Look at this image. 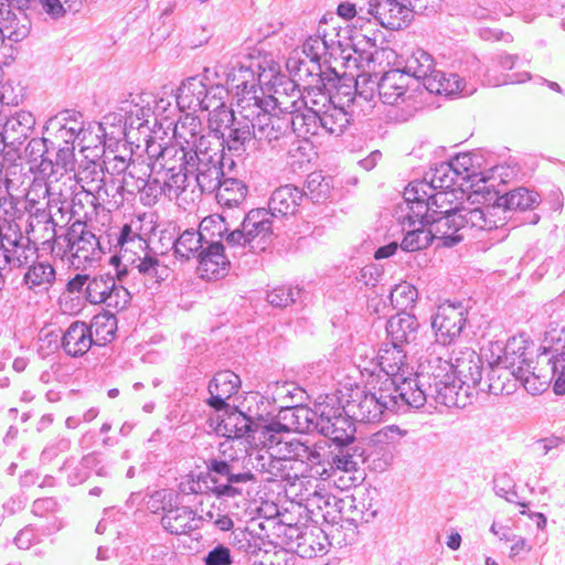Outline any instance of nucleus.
Here are the masks:
<instances>
[{"instance_id":"nucleus-1","label":"nucleus","mask_w":565,"mask_h":565,"mask_svg":"<svg viewBox=\"0 0 565 565\" xmlns=\"http://www.w3.org/2000/svg\"><path fill=\"white\" fill-rule=\"evenodd\" d=\"M398 379L402 381L401 394L409 399L412 408H420L426 403L458 408L467 405L466 396L457 390L454 362L449 360L429 355L419 363L414 376Z\"/></svg>"},{"instance_id":"nucleus-2","label":"nucleus","mask_w":565,"mask_h":565,"mask_svg":"<svg viewBox=\"0 0 565 565\" xmlns=\"http://www.w3.org/2000/svg\"><path fill=\"white\" fill-rule=\"evenodd\" d=\"M399 387L396 388L395 380L376 379L370 390H356L351 394L343 405L344 414L353 422L377 423L386 413H406L412 406Z\"/></svg>"},{"instance_id":"nucleus-3","label":"nucleus","mask_w":565,"mask_h":565,"mask_svg":"<svg viewBox=\"0 0 565 565\" xmlns=\"http://www.w3.org/2000/svg\"><path fill=\"white\" fill-rule=\"evenodd\" d=\"M297 419V429L302 428L299 419H303L319 434L332 441L334 446L355 440V426L353 420L344 414V406L334 395L320 396L313 409L294 407L289 409Z\"/></svg>"},{"instance_id":"nucleus-4","label":"nucleus","mask_w":565,"mask_h":565,"mask_svg":"<svg viewBox=\"0 0 565 565\" xmlns=\"http://www.w3.org/2000/svg\"><path fill=\"white\" fill-rule=\"evenodd\" d=\"M354 53L359 56H352L347 51L339 47H329L327 41L320 36H309L300 47L294 49L286 58V71H337L340 67H351V62L358 68H363L358 60L364 58L363 52ZM367 63L371 62V55L365 56Z\"/></svg>"},{"instance_id":"nucleus-5","label":"nucleus","mask_w":565,"mask_h":565,"mask_svg":"<svg viewBox=\"0 0 565 565\" xmlns=\"http://www.w3.org/2000/svg\"><path fill=\"white\" fill-rule=\"evenodd\" d=\"M234 456H222L209 458L205 461L206 473L204 482L212 486L206 488L218 499L243 497L249 491L245 488L247 483H255L257 479L250 470L241 471L237 469Z\"/></svg>"},{"instance_id":"nucleus-6","label":"nucleus","mask_w":565,"mask_h":565,"mask_svg":"<svg viewBox=\"0 0 565 565\" xmlns=\"http://www.w3.org/2000/svg\"><path fill=\"white\" fill-rule=\"evenodd\" d=\"M163 169H166V179L160 185L158 180L148 182L142 178H138L136 181V189L138 191H150L157 190L170 200L178 199L181 193L189 185V179L191 175L190 166L185 164L188 159V152L183 149L166 148L160 153Z\"/></svg>"},{"instance_id":"nucleus-7","label":"nucleus","mask_w":565,"mask_h":565,"mask_svg":"<svg viewBox=\"0 0 565 565\" xmlns=\"http://www.w3.org/2000/svg\"><path fill=\"white\" fill-rule=\"evenodd\" d=\"M116 270L117 280L125 284L128 289L130 288L131 292H139L141 287L157 288L169 274L168 267L151 249L138 256L132 264H127L124 267L116 265Z\"/></svg>"},{"instance_id":"nucleus-8","label":"nucleus","mask_w":565,"mask_h":565,"mask_svg":"<svg viewBox=\"0 0 565 565\" xmlns=\"http://www.w3.org/2000/svg\"><path fill=\"white\" fill-rule=\"evenodd\" d=\"M35 258H39L36 242L24 236L18 224H10L0 242V285L8 267L23 268Z\"/></svg>"},{"instance_id":"nucleus-9","label":"nucleus","mask_w":565,"mask_h":565,"mask_svg":"<svg viewBox=\"0 0 565 565\" xmlns=\"http://www.w3.org/2000/svg\"><path fill=\"white\" fill-rule=\"evenodd\" d=\"M116 278L110 274L89 275L86 301L92 305H105L116 311L126 309L131 301V291L125 284L118 285Z\"/></svg>"},{"instance_id":"nucleus-10","label":"nucleus","mask_w":565,"mask_h":565,"mask_svg":"<svg viewBox=\"0 0 565 565\" xmlns=\"http://www.w3.org/2000/svg\"><path fill=\"white\" fill-rule=\"evenodd\" d=\"M237 106L241 109L237 110L235 121L227 129L226 143L230 151L241 156L246 151V145L254 138L256 114L263 110L264 106L256 96L241 99Z\"/></svg>"},{"instance_id":"nucleus-11","label":"nucleus","mask_w":565,"mask_h":565,"mask_svg":"<svg viewBox=\"0 0 565 565\" xmlns=\"http://www.w3.org/2000/svg\"><path fill=\"white\" fill-rule=\"evenodd\" d=\"M467 307L460 301H446L439 305L431 316V328L436 342L441 345L454 343L467 324Z\"/></svg>"},{"instance_id":"nucleus-12","label":"nucleus","mask_w":565,"mask_h":565,"mask_svg":"<svg viewBox=\"0 0 565 565\" xmlns=\"http://www.w3.org/2000/svg\"><path fill=\"white\" fill-rule=\"evenodd\" d=\"M291 73H258L259 82L268 77V100H263L264 107H271L281 113H292L295 108L302 104L300 100L301 92Z\"/></svg>"},{"instance_id":"nucleus-13","label":"nucleus","mask_w":565,"mask_h":565,"mask_svg":"<svg viewBox=\"0 0 565 565\" xmlns=\"http://www.w3.org/2000/svg\"><path fill=\"white\" fill-rule=\"evenodd\" d=\"M185 164L190 166L200 193H213L220 188L224 177L222 156L209 151H186Z\"/></svg>"},{"instance_id":"nucleus-14","label":"nucleus","mask_w":565,"mask_h":565,"mask_svg":"<svg viewBox=\"0 0 565 565\" xmlns=\"http://www.w3.org/2000/svg\"><path fill=\"white\" fill-rule=\"evenodd\" d=\"M67 252L72 264L76 267L85 266L99 258L103 246L99 238L87 230L84 221H75L68 228L66 236Z\"/></svg>"},{"instance_id":"nucleus-15","label":"nucleus","mask_w":565,"mask_h":565,"mask_svg":"<svg viewBox=\"0 0 565 565\" xmlns=\"http://www.w3.org/2000/svg\"><path fill=\"white\" fill-rule=\"evenodd\" d=\"M454 374L457 390L463 393L467 404L475 394L481 393L482 360L472 349H465L454 358Z\"/></svg>"},{"instance_id":"nucleus-16","label":"nucleus","mask_w":565,"mask_h":565,"mask_svg":"<svg viewBox=\"0 0 565 565\" xmlns=\"http://www.w3.org/2000/svg\"><path fill=\"white\" fill-rule=\"evenodd\" d=\"M205 74H195L182 82L177 103L180 108H188L193 111L210 110L213 104L210 102L211 93H225L227 90L221 84H209Z\"/></svg>"},{"instance_id":"nucleus-17","label":"nucleus","mask_w":565,"mask_h":565,"mask_svg":"<svg viewBox=\"0 0 565 565\" xmlns=\"http://www.w3.org/2000/svg\"><path fill=\"white\" fill-rule=\"evenodd\" d=\"M420 86L417 73H381L376 93L384 104L395 105L412 98Z\"/></svg>"},{"instance_id":"nucleus-18","label":"nucleus","mask_w":565,"mask_h":565,"mask_svg":"<svg viewBox=\"0 0 565 565\" xmlns=\"http://www.w3.org/2000/svg\"><path fill=\"white\" fill-rule=\"evenodd\" d=\"M396 220L401 223L405 232L399 247L405 252H417L427 248L433 242H436L429 218L418 217L414 213L402 212V203L396 209Z\"/></svg>"},{"instance_id":"nucleus-19","label":"nucleus","mask_w":565,"mask_h":565,"mask_svg":"<svg viewBox=\"0 0 565 565\" xmlns=\"http://www.w3.org/2000/svg\"><path fill=\"white\" fill-rule=\"evenodd\" d=\"M365 461L364 449L354 441L334 446L328 451L327 467L317 471L322 479L334 478L338 473H354Z\"/></svg>"},{"instance_id":"nucleus-20","label":"nucleus","mask_w":565,"mask_h":565,"mask_svg":"<svg viewBox=\"0 0 565 565\" xmlns=\"http://www.w3.org/2000/svg\"><path fill=\"white\" fill-rule=\"evenodd\" d=\"M275 217L265 207L253 209L245 214L242 227L247 241L250 242V252L265 250L275 228Z\"/></svg>"},{"instance_id":"nucleus-21","label":"nucleus","mask_w":565,"mask_h":565,"mask_svg":"<svg viewBox=\"0 0 565 565\" xmlns=\"http://www.w3.org/2000/svg\"><path fill=\"white\" fill-rule=\"evenodd\" d=\"M458 179L456 172H452L451 164L448 162H441L436 167L434 172L429 175L428 173L423 180H415L411 182L404 190L405 200H416V195H427L435 190H454Z\"/></svg>"},{"instance_id":"nucleus-22","label":"nucleus","mask_w":565,"mask_h":565,"mask_svg":"<svg viewBox=\"0 0 565 565\" xmlns=\"http://www.w3.org/2000/svg\"><path fill=\"white\" fill-rule=\"evenodd\" d=\"M454 196V190H435L427 195H416V200H405L403 196L402 212L414 213L418 217L436 218L445 215V210H450L451 201L448 196ZM412 199V196H409Z\"/></svg>"},{"instance_id":"nucleus-23","label":"nucleus","mask_w":565,"mask_h":565,"mask_svg":"<svg viewBox=\"0 0 565 565\" xmlns=\"http://www.w3.org/2000/svg\"><path fill=\"white\" fill-rule=\"evenodd\" d=\"M83 116L78 111L64 110L49 120L46 131L53 130L51 146L78 145Z\"/></svg>"},{"instance_id":"nucleus-24","label":"nucleus","mask_w":565,"mask_h":565,"mask_svg":"<svg viewBox=\"0 0 565 565\" xmlns=\"http://www.w3.org/2000/svg\"><path fill=\"white\" fill-rule=\"evenodd\" d=\"M198 273L205 280L223 278L228 273L230 259L222 242H210L198 254Z\"/></svg>"},{"instance_id":"nucleus-25","label":"nucleus","mask_w":565,"mask_h":565,"mask_svg":"<svg viewBox=\"0 0 565 565\" xmlns=\"http://www.w3.org/2000/svg\"><path fill=\"white\" fill-rule=\"evenodd\" d=\"M462 220L466 238L472 236L473 232L491 231L504 224V217L497 216L499 207L497 204L468 207H457Z\"/></svg>"},{"instance_id":"nucleus-26","label":"nucleus","mask_w":565,"mask_h":565,"mask_svg":"<svg viewBox=\"0 0 565 565\" xmlns=\"http://www.w3.org/2000/svg\"><path fill=\"white\" fill-rule=\"evenodd\" d=\"M457 207L445 210V215L429 218V226L434 233L437 246L454 247L466 239L462 220Z\"/></svg>"},{"instance_id":"nucleus-27","label":"nucleus","mask_w":565,"mask_h":565,"mask_svg":"<svg viewBox=\"0 0 565 565\" xmlns=\"http://www.w3.org/2000/svg\"><path fill=\"white\" fill-rule=\"evenodd\" d=\"M420 85L430 94L447 96L463 94L471 95L476 92L472 84H467L459 73H424Z\"/></svg>"},{"instance_id":"nucleus-28","label":"nucleus","mask_w":565,"mask_h":565,"mask_svg":"<svg viewBox=\"0 0 565 565\" xmlns=\"http://www.w3.org/2000/svg\"><path fill=\"white\" fill-rule=\"evenodd\" d=\"M303 200L302 189L294 184L281 185L273 191L267 211L275 220L292 216L298 212Z\"/></svg>"},{"instance_id":"nucleus-29","label":"nucleus","mask_w":565,"mask_h":565,"mask_svg":"<svg viewBox=\"0 0 565 565\" xmlns=\"http://www.w3.org/2000/svg\"><path fill=\"white\" fill-rule=\"evenodd\" d=\"M385 329L386 342L395 348H405L416 341L419 323L414 315L399 312L387 320Z\"/></svg>"},{"instance_id":"nucleus-30","label":"nucleus","mask_w":565,"mask_h":565,"mask_svg":"<svg viewBox=\"0 0 565 565\" xmlns=\"http://www.w3.org/2000/svg\"><path fill=\"white\" fill-rule=\"evenodd\" d=\"M202 523L203 518L186 505H172L161 518L162 527L173 535L190 534Z\"/></svg>"},{"instance_id":"nucleus-31","label":"nucleus","mask_w":565,"mask_h":565,"mask_svg":"<svg viewBox=\"0 0 565 565\" xmlns=\"http://www.w3.org/2000/svg\"><path fill=\"white\" fill-rule=\"evenodd\" d=\"M489 369L488 377L481 384V393L509 395L515 391L519 382L515 376L516 367L500 363L498 358L493 363H489Z\"/></svg>"},{"instance_id":"nucleus-32","label":"nucleus","mask_w":565,"mask_h":565,"mask_svg":"<svg viewBox=\"0 0 565 565\" xmlns=\"http://www.w3.org/2000/svg\"><path fill=\"white\" fill-rule=\"evenodd\" d=\"M22 286L34 294L47 292L56 281V270L49 260L33 259L26 266Z\"/></svg>"},{"instance_id":"nucleus-33","label":"nucleus","mask_w":565,"mask_h":565,"mask_svg":"<svg viewBox=\"0 0 565 565\" xmlns=\"http://www.w3.org/2000/svg\"><path fill=\"white\" fill-rule=\"evenodd\" d=\"M407 352L404 348H395L390 342L383 343L379 350V365L383 371V375H379L376 379H390L396 381V387L402 386V381L397 377L408 380L409 375H406L405 369Z\"/></svg>"},{"instance_id":"nucleus-34","label":"nucleus","mask_w":565,"mask_h":565,"mask_svg":"<svg viewBox=\"0 0 565 565\" xmlns=\"http://www.w3.org/2000/svg\"><path fill=\"white\" fill-rule=\"evenodd\" d=\"M120 109L125 111V122L122 127L120 126L115 130L117 134V136L113 137L115 140H120L121 138L130 140L135 130L141 131L142 129H145L146 137L149 136L148 124L152 115L150 106H140L135 100H131L124 102Z\"/></svg>"},{"instance_id":"nucleus-35","label":"nucleus","mask_w":565,"mask_h":565,"mask_svg":"<svg viewBox=\"0 0 565 565\" xmlns=\"http://www.w3.org/2000/svg\"><path fill=\"white\" fill-rule=\"evenodd\" d=\"M92 328L84 321H74L63 333L61 347L72 358L86 354L94 343Z\"/></svg>"},{"instance_id":"nucleus-36","label":"nucleus","mask_w":565,"mask_h":565,"mask_svg":"<svg viewBox=\"0 0 565 565\" xmlns=\"http://www.w3.org/2000/svg\"><path fill=\"white\" fill-rule=\"evenodd\" d=\"M255 424L250 417L234 407L218 416L215 430L227 439L245 438L248 441Z\"/></svg>"},{"instance_id":"nucleus-37","label":"nucleus","mask_w":565,"mask_h":565,"mask_svg":"<svg viewBox=\"0 0 565 565\" xmlns=\"http://www.w3.org/2000/svg\"><path fill=\"white\" fill-rule=\"evenodd\" d=\"M288 431L287 426L279 422H273L270 424L256 422L248 444L255 446V449H268L276 452L278 449H282V444L286 443L284 433Z\"/></svg>"},{"instance_id":"nucleus-38","label":"nucleus","mask_w":565,"mask_h":565,"mask_svg":"<svg viewBox=\"0 0 565 565\" xmlns=\"http://www.w3.org/2000/svg\"><path fill=\"white\" fill-rule=\"evenodd\" d=\"M320 81H329L334 83L335 92L329 94V103L342 106L344 109L349 107L355 96H359L358 88L354 84V73H316Z\"/></svg>"},{"instance_id":"nucleus-39","label":"nucleus","mask_w":565,"mask_h":565,"mask_svg":"<svg viewBox=\"0 0 565 565\" xmlns=\"http://www.w3.org/2000/svg\"><path fill=\"white\" fill-rule=\"evenodd\" d=\"M51 145L49 138H32L24 150L31 171H36L42 179L52 182L53 160L47 157Z\"/></svg>"},{"instance_id":"nucleus-40","label":"nucleus","mask_w":565,"mask_h":565,"mask_svg":"<svg viewBox=\"0 0 565 565\" xmlns=\"http://www.w3.org/2000/svg\"><path fill=\"white\" fill-rule=\"evenodd\" d=\"M109 119L110 117H106L103 122H89L87 126L84 125V121L82 122L78 141V147L82 152L88 149H100V151L104 152L107 145L111 147L113 143L118 141L113 138L117 136L115 129L107 131L106 125H108Z\"/></svg>"},{"instance_id":"nucleus-41","label":"nucleus","mask_w":565,"mask_h":565,"mask_svg":"<svg viewBox=\"0 0 565 565\" xmlns=\"http://www.w3.org/2000/svg\"><path fill=\"white\" fill-rule=\"evenodd\" d=\"M281 71L279 63V53L274 51H266L263 45L248 49V52L243 54L237 61L236 65L232 67L234 71Z\"/></svg>"},{"instance_id":"nucleus-42","label":"nucleus","mask_w":565,"mask_h":565,"mask_svg":"<svg viewBox=\"0 0 565 565\" xmlns=\"http://www.w3.org/2000/svg\"><path fill=\"white\" fill-rule=\"evenodd\" d=\"M35 125V118L29 111H19L10 117L1 134L2 141L11 147H18L30 136Z\"/></svg>"},{"instance_id":"nucleus-43","label":"nucleus","mask_w":565,"mask_h":565,"mask_svg":"<svg viewBox=\"0 0 565 565\" xmlns=\"http://www.w3.org/2000/svg\"><path fill=\"white\" fill-rule=\"evenodd\" d=\"M300 106L289 113L288 124L292 131L303 139H308L313 136L322 134L320 125V109L312 107H306L303 110H299Z\"/></svg>"},{"instance_id":"nucleus-44","label":"nucleus","mask_w":565,"mask_h":565,"mask_svg":"<svg viewBox=\"0 0 565 565\" xmlns=\"http://www.w3.org/2000/svg\"><path fill=\"white\" fill-rule=\"evenodd\" d=\"M128 184L126 175L121 181L105 178L92 193L97 209L105 206H108V210L119 209L124 204V191Z\"/></svg>"},{"instance_id":"nucleus-45","label":"nucleus","mask_w":565,"mask_h":565,"mask_svg":"<svg viewBox=\"0 0 565 565\" xmlns=\"http://www.w3.org/2000/svg\"><path fill=\"white\" fill-rule=\"evenodd\" d=\"M539 193L526 188L511 190L503 195H499L495 200L499 211L502 212L531 210L539 205Z\"/></svg>"},{"instance_id":"nucleus-46","label":"nucleus","mask_w":565,"mask_h":565,"mask_svg":"<svg viewBox=\"0 0 565 565\" xmlns=\"http://www.w3.org/2000/svg\"><path fill=\"white\" fill-rule=\"evenodd\" d=\"M256 127L254 139L266 140L268 142L278 140L289 128L288 118L280 121L279 118L273 117L267 107L256 114Z\"/></svg>"},{"instance_id":"nucleus-47","label":"nucleus","mask_w":565,"mask_h":565,"mask_svg":"<svg viewBox=\"0 0 565 565\" xmlns=\"http://www.w3.org/2000/svg\"><path fill=\"white\" fill-rule=\"evenodd\" d=\"M546 366L547 370L545 372H543V369L536 372V367L518 366L515 376L529 393L536 395L544 392L551 383L554 384V374L551 371V365Z\"/></svg>"},{"instance_id":"nucleus-48","label":"nucleus","mask_w":565,"mask_h":565,"mask_svg":"<svg viewBox=\"0 0 565 565\" xmlns=\"http://www.w3.org/2000/svg\"><path fill=\"white\" fill-rule=\"evenodd\" d=\"M31 22L26 14L20 12V17L10 10L0 22V44L7 38L13 42H20L30 33Z\"/></svg>"},{"instance_id":"nucleus-49","label":"nucleus","mask_w":565,"mask_h":565,"mask_svg":"<svg viewBox=\"0 0 565 565\" xmlns=\"http://www.w3.org/2000/svg\"><path fill=\"white\" fill-rule=\"evenodd\" d=\"M320 125L322 132L340 136L344 132L350 122L348 111L338 105L329 103L326 109H320Z\"/></svg>"},{"instance_id":"nucleus-50","label":"nucleus","mask_w":565,"mask_h":565,"mask_svg":"<svg viewBox=\"0 0 565 565\" xmlns=\"http://www.w3.org/2000/svg\"><path fill=\"white\" fill-rule=\"evenodd\" d=\"M215 192L217 203L231 209L243 203L247 194V186L238 179L228 178L222 181Z\"/></svg>"},{"instance_id":"nucleus-51","label":"nucleus","mask_w":565,"mask_h":565,"mask_svg":"<svg viewBox=\"0 0 565 565\" xmlns=\"http://www.w3.org/2000/svg\"><path fill=\"white\" fill-rule=\"evenodd\" d=\"M205 244L204 236L199 230H185L173 243L174 255L181 260H189L191 257H198Z\"/></svg>"},{"instance_id":"nucleus-52","label":"nucleus","mask_w":565,"mask_h":565,"mask_svg":"<svg viewBox=\"0 0 565 565\" xmlns=\"http://www.w3.org/2000/svg\"><path fill=\"white\" fill-rule=\"evenodd\" d=\"M20 11L32 10L39 13H45L53 20H58L73 7L76 0H20Z\"/></svg>"},{"instance_id":"nucleus-53","label":"nucleus","mask_w":565,"mask_h":565,"mask_svg":"<svg viewBox=\"0 0 565 565\" xmlns=\"http://www.w3.org/2000/svg\"><path fill=\"white\" fill-rule=\"evenodd\" d=\"M20 11L32 10L39 13H45L53 20H58L73 7L76 0H20Z\"/></svg>"},{"instance_id":"nucleus-54","label":"nucleus","mask_w":565,"mask_h":565,"mask_svg":"<svg viewBox=\"0 0 565 565\" xmlns=\"http://www.w3.org/2000/svg\"><path fill=\"white\" fill-rule=\"evenodd\" d=\"M527 355L526 341L523 337H512L508 340L504 353L499 359L500 363L510 365L512 369L518 366L531 367L532 361Z\"/></svg>"},{"instance_id":"nucleus-55","label":"nucleus","mask_w":565,"mask_h":565,"mask_svg":"<svg viewBox=\"0 0 565 565\" xmlns=\"http://www.w3.org/2000/svg\"><path fill=\"white\" fill-rule=\"evenodd\" d=\"M88 328H92L94 343L97 345L110 342L117 330V318L115 315L106 312L96 315L92 319Z\"/></svg>"},{"instance_id":"nucleus-56","label":"nucleus","mask_w":565,"mask_h":565,"mask_svg":"<svg viewBox=\"0 0 565 565\" xmlns=\"http://www.w3.org/2000/svg\"><path fill=\"white\" fill-rule=\"evenodd\" d=\"M105 178L102 164L95 161L87 162L74 174L76 186L88 193H93L95 188H97Z\"/></svg>"},{"instance_id":"nucleus-57","label":"nucleus","mask_w":565,"mask_h":565,"mask_svg":"<svg viewBox=\"0 0 565 565\" xmlns=\"http://www.w3.org/2000/svg\"><path fill=\"white\" fill-rule=\"evenodd\" d=\"M71 215L76 217V221L90 220L93 215L97 214V205L92 193L78 190L73 192V198L70 204Z\"/></svg>"},{"instance_id":"nucleus-58","label":"nucleus","mask_w":565,"mask_h":565,"mask_svg":"<svg viewBox=\"0 0 565 565\" xmlns=\"http://www.w3.org/2000/svg\"><path fill=\"white\" fill-rule=\"evenodd\" d=\"M305 291L298 286L281 285L267 292V301L276 308H286L289 305L301 302Z\"/></svg>"},{"instance_id":"nucleus-59","label":"nucleus","mask_w":565,"mask_h":565,"mask_svg":"<svg viewBox=\"0 0 565 565\" xmlns=\"http://www.w3.org/2000/svg\"><path fill=\"white\" fill-rule=\"evenodd\" d=\"M266 475L267 481L281 479L292 482L299 477V473L295 471L292 467V460H289L282 455H278L277 451L273 452Z\"/></svg>"},{"instance_id":"nucleus-60","label":"nucleus","mask_w":565,"mask_h":565,"mask_svg":"<svg viewBox=\"0 0 565 565\" xmlns=\"http://www.w3.org/2000/svg\"><path fill=\"white\" fill-rule=\"evenodd\" d=\"M228 231L230 226L225 221V216L220 214L204 217L199 225V232L204 236L206 244L210 242H222Z\"/></svg>"},{"instance_id":"nucleus-61","label":"nucleus","mask_w":565,"mask_h":565,"mask_svg":"<svg viewBox=\"0 0 565 565\" xmlns=\"http://www.w3.org/2000/svg\"><path fill=\"white\" fill-rule=\"evenodd\" d=\"M150 250L149 243L146 237L140 236L127 243L122 248L117 249L111 259V263L118 262L117 265L124 267L127 264H132L138 256H141Z\"/></svg>"},{"instance_id":"nucleus-62","label":"nucleus","mask_w":565,"mask_h":565,"mask_svg":"<svg viewBox=\"0 0 565 565\" xmlns=\"http://www.w3.org/2000/svg\"><path fill=\"white\" fill-rule=\"evenodd\" d=\"M241 380L237 374L230 370L217 372L209 383V392L220 393L232 397L237 393Z\"/></svg>"},{"instance_id":"nucleus-63","label":"nucleus","mask_w":565,"mask_h":565,"mask_svg":"<svg viewBox=\"0 0 565 565\" xmlns=\"http://www.w3.org/2000/svg\"><path fill=\"white\" fill-rule=\"evenodd\" d=\"M305 199L312 202H321L328 199L330 194V183L320 172L310 173L306 180Z\"/></svg>"},{"instance_id":"nucleus-64","label":"nucleus","mask_w":565,"mask_h":565,"mask_svg":"<svg viewBox=\"0 0 565 565\" xmlns=\"http://www.w3.org/2000/svg\"><path fill=\"white\" fill-rule=\"evenodd\" d=\"M56 149L55 161H53L52 179L57 180V174H65L75 169V146H51Z\"/></svg>"}]
</instances>
